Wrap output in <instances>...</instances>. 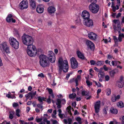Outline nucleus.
<instances>
[{
	"mask_svg": "<svg viewBox=\"0 0 124 124\" xmlns=\"http://www.w3.org/2000/svg\"><path fill=\"white\" fill-rule=\"evenodd\" d=\"M48 56V57L44 54H41L39 56V64L43 67L48 66L49 61L52 63H54L55 62V55L52 51H49Z\"/></svg>",
	"mask_w": 124,
	"mask_h": 124,
	"instance_id": "nucleus-1",
	"label": "nucleus"
},
{
	"mask_svg": "<svg viewBox=\"0 0 124 124\" xmlns=\"http://www.w3.org/2000/svg\"><path fill=\"white\" fill-rule=\"evenodd\" d=\"M22 42L25 45L27 46V47L32 46L33 40L31 36L24 34L21 38Z\"/></svg>",
	"mask_w": 124,
	"mask_h": 124,
	"instance_id": "nucleus-2",
	"label": "nucleus"
},
{
	"mask_svg": "<svg viewBox=\"0 0 124 124\" xmlns=\"http://www.w3.org/2000/svg\"><path fill=\"white\" fill-rule=\"evenodd\" d=\"M27 52L28 54L31 57H35L37 53V49L35 46L34 45L27 47Z\"/></svg>",
	"mask_w": 124,
	"mask_h": 124,
	"instance_id": "nucleus-3",
	"label": "nucleus"
},
{
	"mask_svg": "<svg viewBox=\"0 0 124 124\" xmlns=\"http://www.w3.org/2000/svg\"><path fill=\"white\" fill-rule=\"evenodd\" d=\"M89 10L93 13H97L99 11V5L95 3H92L89 5Z\"/></svg>",
	"mask_w": 124,
	"mask_h": 124,
	"instance_id": "nucleus-4",
	"label": "nucleus"
},
{
	"mask_svg": "<svg viewBox=\"0 0 124 124\" xmlns=\"http://www.w3.org/2000/svg\"><path fill=\"white\" fill-rule=\"evenodd\" d=\"M9 42L11 46L15 49L19 48V43L16 39L13 37H10L9 39Z\"/></svg>",
	"mask_w": 124,
	"mask_h": 124,
	"instance_id": "nucleus-5",
	"label": "nucleus"
},
{
	"mask_svg": "<svg viewBox=\"0 0 124 124\" xmlns=\"http://www.w3.org/2000/svg\"><path fill=\"white\" fill-rule=\"evenodd\" d=\"M0 48L1 50L4 51L6 53L9 54L10 53L9 47L6 42H4L0 44Z\"/></svg>",
	"mask_w": 124,
	"mask_h": 124,
	"instance_id": "nucleus-6",
	"label": "nucleus"
},
{
	"mask_svg": "<svg viewBox=\"0 0 124 124\" xmlns=\"http://www.w3.org/2000/svg\"><path fill=\"white\" fill-rule=\"evenodd\" d=\"M113 22L115 24H117L116 26V25H113V28L114 30L115 31H118V33L121 34L120 31V30H121V25L119 20L115 19L113 21Z\"/></svg>",
	"mask_w": 124,
	"mask_h": 124,
	"instance_id": "nucleus-7",
	"label": "nucleus"
},
{
	"mask_svg": "<svg viewBox=\"0 0 124 124\" xmlns=\"http://www.w3.org/2000/svg\"><path fill=\"white\" fill-rule=\"evenodd\" d=\"M71 67L72 69H75L78 67V63L76 59L74 57H72L70 59Z\"/></svg>",
	"mask_w": 124,
	"mask_h": 124,
	"instance_id": "nucleus-8",
	"label": "nucleus"
},
{
	"mask_svg": "<svg viewBox=\"0 0 124 124\" xmlns=\"http://www.w3.org/2000/svg\"><path fill=\"white\" fill-rule=\"evenodd\" d=\"M83 23L84 25L88 27L91 26L93 25V20L90 18L87 19L83 20Z\"/></svg>",
	"mask_w": 124,
	"mask_h": 124,
	"instance_id": "nucleus-9",
	"label": "nucleus"
},
{
	"mask_svg": "<svg viewBox=\"0 0 124 124\" xmlns=\"http://www.w3.org/2000/svg\"><path fill=\"white\" fill-rule=\"evenodd\" d=\"M46 99V98L43 97H42L41 96H39L38 97V100L40 103L38 104L37 105V107L38 108H40L42 109L43 108L42 105L44 103L43 101H46L45 99Z\"/></svg>",
	"mask_w": 124,
	"mask_h": 124,
	"instance_id": "nucleus-10",
	"label": "nucleus"
},
{
	"mask_svg": "<svg viewBox=\"0 0 124 124\" xmlns=\"http://www.w3.org/2000/svg\"><path fill=\"white\" fill-rule=\"evenodd\" d=\"M19 6L21 9H23L28 8V2L27 0H23L20 3Z\"/></svg>",
	"mask_w": 124,
	"mask_h": 124,
	"instance_id": "nucleus-11",
	"label": "nucleus"
},
{
	"mask_svg": "<svg viewBox=\"0 0 124 124\" xmlns=\"http://www.w3.org/2000/svg\"><path fill=\"white\" fill-rule=\"evenodd\" d=\"M81 16L83 19V20L89 19L90 17V14L89 13L85 10L83 11Z\"/></svg>",
	"mask_w": 124,
	"mask_h": 124,
	"instance_id": "nucleus-12",
	"label": "nucleus"
},
{
	"mask_svg": "<svg viewBox=\"0 0 124 124\" xmlns=\"http://www.w3.org/2000/svg\"><path fill=\"white\" fill-rule=\"evenodd\" d=\"M101 101H98L94 104V108L95 112L96 114L98 113L99 112L101 107Z\"/></svg>",
	"mask_w": 124,
	"mask_h": 124,
	"instance_id": "nucleus-13",
	"label": "nucleus"
},
{
	"mask_svg": "<svg viewBox=\"0 0 124 124\" xmlns=\"http://www.w3.org/2000/svg\"><path fill=\"white\" fill-rule=\"evenodd\" d=\"M63 71L65 72H67L69 69L68 65L67 60H64L62 65Z\"/></svg>",
	"mask_w": 124,
	"mask_h": 124,
	"instance_id": "nucleus-14",
	"label": "nucleus"
},
{
	"mask_svg": "<svg viewBox=\"0 0 124 124\" xmlns=\"http://www.w3.org/2000/svg\"><path fill=\"white\" fill-rule=\"evenodd\" d=\"M123 78L122 76L120 77V79L117 82V84L118 85V87L122 88L124 84V81L123 80Z\"/></svg>",
	"mask_w": 124,
	"mask_h": 124,
	"instance_id": "nucleus-15",
	"label": "nucleus"
},
{
	"mask_svg": "<svg viewBox=\"0 0 124 124\" xmlns=\"http://www.w3.org/2000/svg\"><path fill=\"white\" fill-rule=\"evenodd\" d=\"M86 44L91 50L93 51L94 50L95 46L93 42L90 41L88 40L86 41Z\"/></svg>",
	"mask_w": 124,
	"mask_h": 124,
	"instance_id": "nucleus-16",
	"label": "nucleus"
},
{
	"mask_svg": "<svg viewBox=\"0 0 124 124\" xmlns=\"http://www.w3.org/2000/svg\"><path fill=\"white\" fill-rule=\"evenodd\" d=\"M118 72V70L117 69H115L109 72V75L112 78H114L116 73Z\"/></svg>",
	"mask_w": 124,
	"mask_h": 124,
	"instance_id": "nucleus-17",
	"label": "nucleus"
},
{
	"mask_svg": "<svg viewBox=\"0 0 124 124\" xmlns=\"http://www.w3.org/2000/svg\"><path fill=\"white\" fill-rule=\"evenodd\" d=\"M97 35L93 32H90L88 34V36L91 39L95 40L96 39Z\"/></svg>",
	"mask_w": 124,
	"mask_h": 124,
	"instance_id": "nucleus-18",
	"label": "nucleus"
},
{
	"mask_svg": "<svg viewBox=\"0 0 124 124\" xmlns=\"http://www.w3.org/2000/svg\"><path fill=\"white\" fill-rule=\"evenodd\" d=\"M120 98V96L118 95L116 96L115 94H113L111 96V100L113 102H115L116 100H118Z\"/></svg>",
	"mask_w": 124,
	"mask_h": 124,
	"instance_id": "nucleus-19",
	"label": "nucleus"
},
{
	"mask_svg": "<svg viewBox=\"0 0 124 124\" xmlns=\"http://www.w3.org/2000/svg\"><path fill=\"white\" fill-rule=\"evenodd\" d=\"M77 54L78 57L79 58L83 60H87V59L85 57L84 54L79 51L78 50L77 51Z\"/></svg>",
	"mask_w": 124,
	"mask_h": 124,
	"instance_id": "nucleus-20",
	"label": "nucleus"
},
{
	"mask_svg": "<svg viewBox=\"0 0 124 124\" xmlns=\"http://www.w3.org/2000/svg\"><path fill=\"white\" fill-rule=\"evenodd\" d=\"M55 11V7L52 6L49 7L47 9V11L50 14L54 13Z\"/></svg>",
	"mask_w": 124,
	"mask_h": 124,
	"instance_id": "nucleus-21",
	"label": "nucleus"
},
{
	"mask_svg": "<svg viewBox=\"0 0 124 124\" xmlns=\"http://www.w3.org/2000/svg\"><path fill=\"white\" fill-rule=\"evenodd\" d=\"M30 3V5L32 9H34L36 7V4L34 1L33 0H29Z\"/></svg>",
	"mask_w": 124,
	"mask_h": 124,
	"instance_id": "nucleus-22",
	"label": "nucleus"
},
{
	"mask_svg": "<svg viewBox=\"0 0 124 124\" xmlns=\"http://www.w3.org/2000/svg\"><path fill=\"white\" fill-rule=\"evenodd\" d=\"M44 10L43 8L39 6H38L36 8L37 12L39 13H42L43 12Z\"/></svg>",
	"mask_w": 124,
	"mask_h": 124,
	"instance_id": "nucleus-23",
	"label": "nucleus"
},
{
	"mask_svg": "<svg viewBox=\"0 0 124 124\" xmlns=\"http://www.w3.org/2000/svg\"><path fill=\"white\" fill-rule=\"evenodd\" d=\"M12 16L11 14H9L8 15L6 19V21L8 23H10L11 22Z\"/></svg>",
	"mask_w": 124,
	"mask_h": 124,
	"instance_id": "nucleus-24",
	"label": "nucleus"
},
{
	"mask_svg": "<svg viewBox=\"0 0 124 124\" xmlns=\"http://www.w3.org/2000/svg\"><path fill=\"white\" fill-rule=\"evenodd\" d=\"M98 73V76L101 78H103L105 75V73L104 72L102 71L101 70H99Z\"/></svg>",
	"mask_w": 124,
	"mask_h": 124,
	"instance_id": "nucleus-25",
	"label": "nucleus"
},
{
	"mask_svg": "<svg viewBox=\"0 0 124 124\" xmlns=\"http://www.w3.org/2000/svg\"><path fill=\"white\" fill-rule=\"evenodd\" d=\"M110 111L111 113L115 114H117L118 112V110L117 109H115L113 107L111 108Z\"/></svg>",
	"mask_w": 124,
	"mask_h": 124,
	"instance_id": "nucleus-26",
	"label": "nucleus"
},
{
	"mask_svg": "<svg viewBox=\"0 0 124 124\" xmlns=\"http://www.w3.org/2000/svg\"><path fill=\"white\" fill-rule=\"evenodd\" d=\"M117 105L118 107L120 108H123L124 107V104L123 102L122 101H119L117 103Z\"/></svg>",
	"mask_w": 124,
	"mask_h": 124,
	"instance_id": "nucleus-27",
	"label": "nucleus"
},
{
	"mask_svg": "<svg viewBox=\"0 0 124 124\" xmlns=\"http://www.w3.org/2000/svg\"><path fill=\"white\" fill-rule=\"evenodd\" d=\"M104 63V62L103 61H100L97 62L96 64L98 66H100L103 65Z\"/></svg>",
	"mask_w": 124,
	"mask_h": 124,
	"instance_id": "nucleus-28",
	"label": "nucleus"
},
{
	"mask_svg": "<svg viewBox=\"0 0 124 124\" xmlns=\"http://www.w3.org/2000/svg\"><path fill=\"white\" fill-rule=\"evenodd\" d=\"M58 63H59V66H62V65L63 64V60L62 58H60L58 60Z\"/></svg>",
	"mask_w": 124,
	"mask_h": 124,
	"instance_id": "nucleus-29",
	"label": "nucleus"
},
{
	"mask_svg": "<svg viewBox=\"0 0 124 124\" xmlns=\"http://www.w3.org/2000/svg\"><path fill=\"white\" fill-rule=\"evenodd\" d=\"M76 94L75 93H72V94H70L69 97L70 99H73L76 97Z\"/></svg>",
	"mask_w": 124,
	"mask_h": 124,
	"instance_id": "nucleus-30",
	"label": "nucleus"
},
{
	"mask_svg": "<svg viewBox=\"0 0 124 124\" xmlns=\"http://www.w3.org/2000/svg\"><path fill=\"white\" fill-rule=\"evenodd\" d=\"M106 95L108 96L111 93V90L110 88H108L107 89L106 91Z\"/></svg>",
	"mask_w": 124,
	"mask_h": 124,
	"instance_id": "nucleus-31",
	"label": "nucleus"
},
{
	"mask_svg": "<svg viewBox=\"0 0 124 124\" xmlns=\"http://www.w3.org/2000/svg\"><path fill=\"white\" fill-rule=\"evenodd\" d=\"M90 62L91 65H93L96 64V62L95 61L93 60H91L90 61Z\"/></svg>",
	"mask_w": 124,
	"mask_h": 124,
	"instance_id": "nucleus-32",
	"label": "nucleus"
},
{
	"mask_svg": "<svg viewBox=\"0 0 124 124\" xmlns=\"http://www.w3.org/2000/svg\"><path fill=\"white\" fill-rule=\"evenodd\" d=\"M86 83L88 86H91L92 84V82H90L89 81L87 80H86Z\"/></svg>",
	"mask_w": 124,
	"mask_h": 124,
	"instance_id": "nucleus-33",
	"label": "nucleus"
},
{
	"mask_svg": "<svg viewBox=\"0 0 124 124\" xmlns=\"http://www.w3.org/2000/svg\"><path fill=\"white\" fill-rule=\"evenodd\" d=\"M57 102L56 103V105H57L58 104H61V100H60V99H58L57 100Z\"/></svg>",
	"mask_w": 124,
	"mask_h": 124,
	"instance_id": "nucleus-34",
	"label": "nucleus"
},
{
	"mask_svg": "<svg viewBox=\"0 0 124 124\" xmlns=\"http://www.w3.org/2000/svg\"><path fill=\"white\" fill-rule=\"evenodd\" d=\"M31 94V93L29 92L27 94L25 95V97L27 99H28L29 98Z\"/></svg>",
	"mask_w": 124,
	"mask_h": 124,
	"instance_id": "nucleus-35",
	"label": "nucleus"
},
{
	"mask_svg": "<svg viewBox=\"0 0 124 124\" xmlns=\"http://www.w3.org/2000/svg\"><path fill=\"white\" fill-rule=\"evenodd\" d=\"M59 72L60 74H61L63 69H62V66H59Z\"/></svg>",
	"mask_w": 124,
	"mask_h": 124,
	"instance_id": "nucleus-36",
	"label": "nucleus"
},
{
	"mask_svg": "<svg viewBox=\"0 0 124 124\" xmlns=\"http://www.w3.org/2000/svg\"><path fill=\"white\" fill-rule=\"evenodd\" d=\"M38 76L40 77L41 78H44L45 77V76L42 73H41L38 75Z\"/></svg>",
	"mask_w": 124,
	"mask_h": 124,
	"instance_id": "nucleus-37",
	"label": "nucleus"
},
{
	"mask_svg": "<svg viewBox=\"0 0 124 124\" xmlns=\"http://www.w3.org/2000/svg\"><path fill=\"white\" fill-rule=\"evenodd\" d=\"M42 119V118H37L36 117V120L37 122L39 123L41 121Z\"/></svg>",
	"mask_w": 124,
	"mask_h": 124,
	"instance_id": "nucleus-38",
	"label": "nucleus"
},
{
	"mask_svg": "<svg viewBox=\"0 0 124 124\" xmlns=\"http://www.w3.org/2000/svg\"><path fill=\"white\" fill-rule=\"evenodd\" d=\"M105 80L107 81H108L110 78L109 76L108 75H106L105 76Z\"/></svg>",
	"mask_w": 124,
	"mask_h": 124,
	"instance_id": "nucleus-39",
	"label": "nucleus"
},
{
	"mask_svg": "<svg viewBox=\"0 0 124 124\" xmlns=\"http://www.w3.org/2000/svg\"><path fill=\"white\" fill-rule=\"evenodd\" d=\"M89 2L95 3L97 2V0H87Z\"/></svg>",
	"mask_w": 124,
	"mask_h": 124,
	"instance_id": "nucleus-40",
	"label": "nucleus"
},
{
	"mask_svg": "<svg viewBox=\"0 0 124 124\" xmlns=\"http://www.w3.org/2000/svg\"><path fill=\"white\" fill-rule=\"evenodd\" d=\"M68 124H71L72 120V119L70 118H69L68 119Z\"/></svg>",
	"mask_w": 124,
	"mask_h": 124,
	"instance_id": "nucleus-41",
	"label": "nucleus"
},
{
	"mask_svg": "<svg viewBox=\"0 0 124 124\" xmlns=\"http://www.w3.org/2000/svg\"><path fill=\"white\" fill-rule=\"evenodd\" d=\"M48 91L49 92V94H51L52 93H53L52 90L51 89H49L48 90Z\"/></svg>",
	"mask_w": 124,
	"mask_h": 124,
	"instance_id": "nucleus-42",
	"label": "nucleus"
},
{
	"mask_svg": "<svg viewBox=\"0 0 124 124\" xmlns=\"http://www.w3.org/2000/svg\"><path fill=\"white\" fill-rule=\"evenodd\" d=\"M13 105L14 107H16L18 106L19 105L18 103H14L13 104Z\"/></svg>",
	"mask_w": 124,
	"mask_h": 124,
	"instance_id": "nucleus-43",
	"label": "nucleus"
},
{
	"mask_svg": "<svg viewBox=\"0 0 124 124\" xmlns=\"http://www.w3.org/2000/svg\"><path fill=\"white\" fill-rule=\"evenodd\" d=\"M111 7L112 8L113 11L114 12H115L116 11V7L114 6H111Z\"/></svg>",
	"mask_w": 124,
	"mask_h": 124,
	"instance_id": "nucleus-44",
	"label": "nucleus"
},
{
	"mask_svg": "<svg viewBox=\"0 0 124 124\" xmlns=\"http://www.w3.org/2000/svg\"><path fill=\"white\" fill-rule=\"evenodd\" d=\"M103 68L105 71H107L108 69V68L107 67H106V66L105 65H104L103 66Z\"/></svg>",
	"mask_w": 124,
	"mask_h": 124,
	"instance_id": "nucleus-45",
	"label": "nucleus"
},
{
	"mask_svg": "<svg viewBox=\"0 0 124 124\" xmlns=\"http://www.w3.org/2000/svg\"><path fill=\"white\" fill-rule=\"evenodd\" d=\"M30 93H31V94H32V96H34L36 94V91H35L34 92H30Z\"/></svg>",
	"mask_w": 124,
	"mask_h": 124,
	"instance_id": "nucleus-46",
	"label": "nucleus"
},
{
	"mask_svg": "<svg viewBox=\"0 0 124 124\" xmlns=\"http://www.w3.org/2000/svg\"><path fill=\"white\" fill-rule=\"evenodd\" d=\"M106 108H104L103 110V114H106L107 113V111H106Z\"/></svg>",
	"mask_w": 124,
	"mask_h": 124,
	"instance_id": "nucleus-47",
	"label": "nucleus"
},
{
	"mask_svg": "<svg viewBox=\"0 0 124 124\" xmlns=\"http://www.w3.org/2000/svg\"><path fill=\"white\" fill-rule=\"evenodd\" d=\"M80 21L78 19L75 20V23H80Z\"/></svg>",
	"mask_w": 124,
	"mask_h": 124,
	"instance_id": "nucleus-48",
	"label": "nucleus"
},
{
	"mask_svg": "<svg viewBox=\"0 0 124 124\" xmlns=\"http://www.w3.org/2000/svg\"><path fill=\"white\" fill-rule=\"evenodd\" d=\"M120 35H119L118 37V40L119 42H121L122 41V38L121 37H120Z\"/></svg>",
	"mask_w": 124,
	"mask_h": 124,
	"instance_id": "nucleus-49",
	"label": "nucleus"
},
{
	"mask_svg": "<svg viewBox=\"0 0 124 124\" xmlns=\"http://www.w3.org/2000/svg\"><path fill=\"white\" fill-rule=\"evenodd\" d=\"M9 118L10 119H12L14 117V116L11 113H10L9 116Z\"/></svg>",
	"mask_w": 124,
	"mask_h": 124,
	"instance_id": "nucleus-50",
	"label": "nucleus"
},
{
	"mask_svg": "<svg viewBox=\"0 0 124 124\" xmlns=\"http://www.w3.org/2000/svg\"><path fill=\"white\" fill-rule=\"evenodd\" d=\"M63 104H65L66 103V101L64 99H62L61 100Z\"/></svg>",
	"mask_w": 124,
	"mask_h": 124,
	"instance_id": "nucleus-51",
	"label": "nucleus"
},
{
	"mask_svg": "<svg viewBox=\"0 0 124 124\" xmlns=\"http://www.w3.org/2000/svg\"><path fill=\"white\" fill-rule=\"evenodd\" d=\"M113 57V56H111L109 54H108V57L107 58L110 59H111Z\"/></svg>",
	"mask_w": 124,
	"mask_h": 124,
	"instance_id": "nucleus-52",
	"label": "nucleus"
},
{
	"mask_svg": "<svg viewBox=\"0 0 124 124\" xmlns=\"http://www.w3.org/2000/svg\"><path fill=\"white\" fill-rule=\"evenodd\" d=\"M76 120L78 122L81 121V118L79 117H78L76 119Z\"/></svg>",
	"mask_w": 124,
	"mask_h": 124,
	"instance_id": "nucleus-53",
	"label": "nucleus"
},
{
	"mask_svg": "<svg viewBox=\"0 0 124 124\" xmlns=\"http://www.w3.org/2000/svg\"><path fill=\"white\" fill-rule=\"evenodd\" d=\"M121 15V14L120 13H119L116 16V18H117L119 17Z\"/></svg>",
	"mask_w": 124,
	"mask_h": 124,
	"instance_id": "nucleus-54",
	"label": "nucleus"
},
{
	"mask_svg": "<svg viewBox=\"0 0 124 124\" xmlns=\"http://www.w3.org/2000/svg\"><path fill=\"white\" fill-rule=\"evenodd\" d=\"M19 122L21 123L22 124H24L25 123V122H24V121L23 120H20L19 121Z\"/></svg>",
	"mask_w": 124,
	"mask_h": 124,
	"instance_id": "nucleus-55",
	"label": "nucleus"
},
{
	"mask_svg": "<svg viewBox=\"0 0 124 124\" xmlns=\"http://www.w3.org/2000/svg\"><path fill=\"white\" fill-rule=\"evenodd\" d=\"M32 87L31 86H29L28 88V90L29 91H31L32 89Z\"/></svg>",
	"mask_w": 124,
	"mask_h": 124,
	"instance_id": "nucleus-56",
	"label": "nucleus"
},
{
	"mask_svg": "<svg viewBox=\"0 0 124 124\" xmlns=\"http://www.w3.org/2000/svg\"><path fill=\"white\" fill-rule=\"evenodd\" d=\"M85 93L86 92L85 91H83L82 92V96H85Z\"/></svg>",
	"mask_w": 124,
	"mask_h": 124,
	"instance_id": "nucleus-57",
	"label": "nucleus"
},
{
	"mask_svg": "<svg viewBox=\"0 0 124 124\" xmlns=\"http://www.w3.org/2000/svg\"><path fill=\"white\" fill-rule=\"evenodd\" d=\"M51 100L49 99H47L46 102L49 104L51 102Z\"/></svg>",
	"mask_w": 124,
	"mask_h": 124,
	"instance_id": "nucleus-58",
	"label": "nucleus"
},
{
	"mask_svg": "<svg viewBox=\"0 0 124 124\" xmlns=\"http://www.w3.org/2000/svg\"><path fill=\"white\" fill-rule=\"evenodd\" d=\"M110 61H109L108 60H106L105 61V63L106 64L108 63L109 65H110Z\"/></svg>",
	"mask_w": 124,
	"mask_h": 124,
	"instance_id": "nucleus-59",
	"label": "nucleus"
},
{
	"mask_svg": "<svg viewBox=\"0 0 124 124\" xmlns=\"http://www.w3.org/2000/svg\"><path fill=\"white\" fill-rule=\"evenodd\" d=\"M52 122L53 124H56L57 123V121L56 120H53Z\"/></svg>",
	"mask_w": 124,
	"mask_h": 124,
	"instance_id": "nucleus-60",
	"label": "nucleus"
},
{
	"mask_svg": "<svg viewBox=\"0 0 124 124\" xmlns=\"http://www.w3.org/2000/svg\"><path fill=\"white\" fill-rule=\"evenodd\" d=\"M6 96L8 97V98H11V96L10 94H8L6 95Z\"/></svg>",
	"mask_w": 124,
	"mask_h": 124,
	"instance_id": "nucleus-61",
	"label": "nucleus"
},
{
	"mask_svg": "<svg viewBox=\"0 0 124 124\" xmlns=\"http://www.w3.org/2000/svg\"><path fill=\"white\" fill-rule=\"evenodd\" d=\"M63 122H64V123L65 124H67L68 123V121L67 120L65 119H63Z\"/></svg>",
	"mask_w": 124,
	"mask_h": 124,
	"instance_id": "nucleus-62",
	"label": "nucleus"
},
{
	"mask_svg": "<svg viewBox=\"0 0 124 124\" xmlns=\"http://www.w3.org/2000/svg\"><path fill=\"white\" fill-rule=\"evenodd\" d=\"M26 112L27 113H28L29 112V111L30 110V107H28L26 108Z\"/></svg>",
	"mask_w": 124,
	"mask_h": 124,
	"instance_id": "nucleus-63",
	"label": "nucleus"
},
{
	"mask_svg": "<svg viewBox=\"0 0 124 124\" xmlns=\"http://www.w3.org/2000/svg\"><path fill=\"white\" fill-rule=\"evenodd\" d=\"M122 123L124 124V116H123L122 118Z\"/></svg>",
	"mask_w": 124,
	"mask_h": 124,
	"instance_id": "nucleus-64",
	"label": "nucleus"
}]
</instances>
